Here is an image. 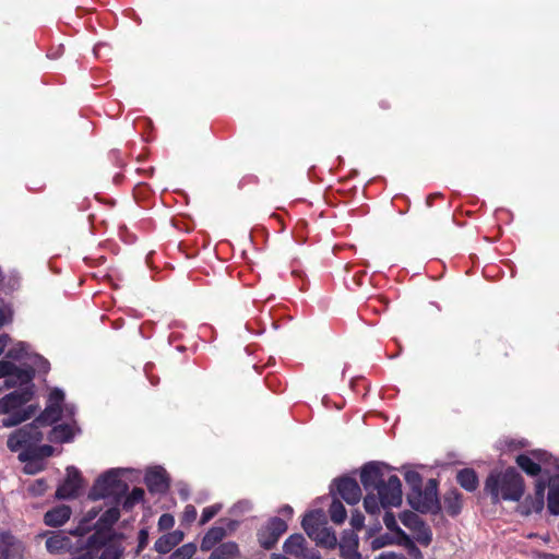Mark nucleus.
Instances as JSON below:
<instances>
[{
	"label": "nucleus",
	"mask_w": 559,
	"mask_h": 559,
	"mask_svg": "<svg viewBox=\"0 0 559 559\" xmlns=\"http://www.w3.org/2000/svg\"><path fill=\"white\" fill-rule=\"evenodd\" d=\"M0 378H5L7 388L14 389L0 399V415H8L1 420L2 427H15L34 417L39 409L38 404L33 403L35 397L34 370L20 369L11 361L1 360Z\"/></svg>",
	"instance_id": "f257e3e1"
},
{
	"label": "nucleus",
	"mask_w": 559,
	"mask_h": 559,
	"mask_svg": "<svg viewBox=\"0 0 559 559\" xmlns=\"http://www.w3.org/2000/svg\"><path fill=\"white\" fill-rule=\"evenodd\" d=\"M360 480L367 491L371 488L374 493L368 492L364 499V507L369 514H378L381 508L399 507L402 503V485L396 475L386 478L382 466L376 463L366 464L360 473Z\"/></svg>",
	"instance_id": "f03ea898"
},
{
	"label": "nucleus",
	"mask_w": 559,
	"mask_h": 559,
	"mask_svg": "<svg viewBox=\"0 0 559 559\" xmlns=\"http://www.w3.org/2000/svg\"><path fill=\"white\" fill-rule=\"evenodd\" d=\"M485 490L491 496L493 503L500 499L519 501L524 493L523 478L513 467L491 473L486 480Z\"/></svg>",
	"instance_id": "7ed1b4c3"
},
{
	"label": "nucleus",
	"mask_w": 559,
	"mask_h": 559,
	"mask_svg": "<svg viewBox=\"0 0 559 559\" xmlns=\"http://www.w3.org/2000/svg\"><path fill=\"white\" fill-rule=\"evenodd\" d=\"M44 439L41 427L33 420L31 424L11 432L7 440V447L12 452L21 451L19 460L27 462L31 460V452L35 445L39 444Z\"/></svg>",
	"instance_id": "20e7f679"
},
{
	"label": "nucleus",
	"mask_w": 559,
	"mask_h": 559,
	"mask_svg": "<svg viewBox=\"0 0 559 559\" xmlns=\"http://www.w3.org/2000/svg\"><path fill=\"white\" fill-rule=\"evenodd\" d=\"M301 525L307 535L318 545L326 548L336 546L337 538L326 526L324 514L321 511H312L306 514Z\"/></svg>",
	"instance_id": "39448f33"
},
{
	"label": "nucleus",
	"mask_w": 559,
	"mask_h": 559,
	"mask_svg": "<svg viewBox=\"0 0 559 559\" xmlns=\"http://www.w3.org/2000/svg\"><path fill=\"white\" fill-rule=\"evenodd\" d=\"M88 544L98 559H121L124 554L121 534L94 533L88 536Z\"/></svg>",
	"instance_id": "423d86ee"
},
{
	"label": "nucleus",
	"mask_w": 559,
	"mask_h": 559,
	"mask_svg": "<svg viewBox=\"0 0 559 559\" xmlns=\"http://www.w3.org/2000/svg\"><path fill=\"white\" fill-rule=\"evenodd\" d=\"M127 490V485L119 478L117 471H109L98 477L94 484L88 497L93 500L104 499L107 497H119Z\"/></svg>",
	"instance_id": "0eeeda50"
},
{
	"label": "nucleus",
	"mask_w": 559,
	"mask_h": 559,
	"mask_svg": "<svg viewBox=\"0 0 559 559\" xmlns=\"http://www.w3.org/2000/svg\"><path fill=\"white\" fill-rule=\"evenodd\" d=\"M407 501L414 510L421 513L437 512L439 510L437 481L429 479L424 490H411L407 493Z\"/></svg>",
	"instance_id": "6e6552de"
},
{
	"label": "nucleus",
	"mask_w": 559,
	"mask_h": 559,
	"mask_svg": "<svg viewBox=\"0 0 559 559\" xmlns=\"http://www.w3.org/2000/svg\"><path fill=\"white\" fill-rule=\"evenodd\" d=\"M64 394L55 389L50 392L46 408L34 419L41 428L48 427L61 418V404Z\"/></svg>",
	"instance_id": "1a4fd4ad"
},
{
	"label": "nucleus",
	"mask_w": 559,
	"mask_h": 559,
	"mask_svg": "<svg viewBox=\"0 0 559 559\" xmlns=\"http://www.w3.org/2000/svg\"><path fill=\"white\" fill-rule=\"evenodd\" d=\"M25 545L12 533L0 532V559H26Z\"/></svg>",
	"instance_id": "9d476101"
},
{
	"label": "nucleus",
	"mask_w": 559,
	"mask_h": 559,
	"mask_svg": "<svg viewBox=\"0 0 559 559\" xmlns=\"http://www.w3.org/2000/svg\"><path fill=\"white\" fill-rule=\"evenodd\" d=\"M219 525L211 527L201 542V550L209 551L226 536V527L234 531L237 522L226 519L218 521Z\"/></svg>",
	"instance_id": "9b49d317"
},
{
	"label": "nucleus",
	"mask_w": 559,
	"mask_h": 559,
	"mask_svg": "<svg viewBox=\"0 0 559 559\" xmlns=\"http://www.w3.org/2000/svg\"><path fill=\"white\" fill-rule=\"evenodd\" d=\"M550 455L542 450L532 451L528 455L521 454L516 457L518 465L528 475L536 476L542 467L540 463H546Z\"/></svg>",
	"instance_id": "f8f14e48"
},
{
	"label": "nucleus",
	"mask_w": 559,
	"mask_h": 559,
	"mask_svg": "<svg viewBox=\"0 0 559 559\" xmlns=\"http://www.w3.org/2000/svg\"><path fill=\"white\" fill-rule=\"evenodd\" d=\"M81 546V539L74 545L69 535L63 532L53 533L46 540V549L50 554L71 552L74 547Z\"/></svg>",
	"instance_id": "ddd939ff"
},
{
	"label": "nucleus",
	"mask_w": 559,
	"mask_h": 559,
	"mask_svg": "<svg viewBox=\"0 0 559 559\" xmlns=\"http://www.w3.org/2000/svg\"><path fill=\"white\" fill-rule=\"evenodd\" d=\"M337 492L342 499L348 504H355L359 502L361 498V490L358 483L349 477L340 478L336 481Z\"/></svg>",
	"instance_id": "4468645a"
},
{
	"label": "nucleus",
	"mask_w": 559,
	"mask_h": 559,
	"mask_svg": "<svg viewBox=\"0 0 559 559\" xmlns=\"http://www.w3.org/2000/svg\"><path fill=\"white\" fill-rule=\"evenodd\" d=\"M81 486V477L79 471L74 467L67 468V478L64 483L57 489V497L60 499H69L76 496Z\"/></svg>",
	"instance_id": "2eb2a0df"
},
{
	"label": "nucleus",
	"mask_w": 559,
	"mask_h": 559,
	"mask_svg": "<svg viewBox=\"0 0 559 559\" xmlns=\"http://www.w3.org/2000/svg\"><path fill=\"white\" fill-rule=\"evenodd\" d=\"M338 546L342 559H361L358 552V536L354 532H345Z\"/></svg>",
	"instance_id": "dca6fc26"
},
{
	"label": "nucleus",
	"mask_w": 559,
	"mask_h": 559,
	"mask_svg": "<svg viewBox=\"0 0 559 559\" xmlns=\"http://www.w3.org/2000/svg\"><path fill=\"white\" fill-rule=\"evenodd\" d=\"M145 484L152 492H164L168 488V481L165 469L154 467L147 471Z\"/></svg>",
	"instance_id": "f3484780"
},
{
	"label": "nucleus",
	"mask_w": 559,
	"mask_h": 559,
	"mask_svg": "<svg viewBox=\"0 0 559 559\" xmlns=\"http://www.w3.org/2000/svg\"><path fill=\"white\" fill-rule=\"evenodd\" d=\"M183 532L178 530L165 534L155 542L154 549L159 554H167L183 539Z\"/></svg>",
	"instance_id": "a211bd4d"
},
{
	"label": "nucleus",
	"mask_w": 559,
	"mask_h": 559,
	"mask_svg": "<svg viewBox=\"0 0 559 559\" xmlns=\"http://www.w3.org/2000/svg\"><path fill=\"white\" fill-rule=\"evenodd\" d=\"M71 516V509L68 506H59L46 512L45 523L48 526H60Z\"/></svg>",
	"instance_id": "6ab92c4d"
},
{
	"label": "nucleus",
	"mask_w": 559,
	"mask_h": 559,
	"mask_svg": "<svg viewBox=\"0 0 559 559\" xmlns=\"http://www.w3.org/2000/svg\"><path fill=\"white\" fill-rule=\"evenodd\" d=\"M120 511L117 507L107 509L95 523V533H111L109 528L119 520Z\"/></svg>",
	"instance_id": "aec40b11"
},
{
	"label": "nucleus",
	"mask_w": 559,
	"mask_h": 559,
	"mask_svg": "<svg viewBox=\"0 0 559 559\" xmlns=\"http://www.w3.org/2000/svg\"><path fill=\"white\" fill-rule=\"evenodd\" d=\"M443 509L452 516L457 515L462 509V496L456 490H449L443 498Z\"/></svg>",
	"instance_id": "412c9836"
},
{
	"label": "nucleus",
	"mask_w": 559,
	"mask_h": 559,
	"mask_svg": "<svg viewBox=\"0 0 559 559\" xmlns=\"http://www.w3.org/2000/svg\"><path fill=\"white\" fill-rule=\"evenodd\" d=\"M75 429L73 425L61 424L55 426L48 436V440L51 442H68L74 436Z\"/></svg>",
	"instance_id": "4be33fe9"
},
{
	"label": "nucleus",
	"mask_w": 559,
	"mask_h": 559,
	"mask_svg": "<svg viewBox=\"0 0 559 559\" xmlns=\"http://www.w3.org/2000/svg\"><path fill=\"white\" fill-rule=\"evenodd\" d=\"M239 558L238 545L234 542H227L216 547L210 559H237Z\"/></svg>",
	"instance_id": "5701e85b"
},
{
	"label": "nucleus",
	"mask_w": 559,
	"mask_h": 559,
	"mask_svg": "<svg viewBox=\"0 0 559 559\" xmlns=\"http://www.w3.org/2000/svg\"><path fill=\"white\" fill-rule=\"evenodd\" d=\"M306 539L300 534L292 535L285 543H284V550L286 554L295 557L296 559L300 557V555H304V551L307 549L306 546Z\"/></svg>",
	"instance_id": "b1692460"
},
{
	"label": "nucleus",
	"mask_w": 559,
	"mask_h": 559,
	"mask_svg": "<svg viewBox=\"0 0 559 559\" xmlns=\"http://www.w3.org/2000/svg\"><path fill=\"white\" fill-rule=\"evenodd\" d=\"M456 479L461 487L468 491L475 490L478 486L476 473L469 468L460 471L456 475Z\"/></svg>",
	"instance_id": "393cba45"
},
{
	"label": "nucleus",
	"mask_w": 559,
	"mask_h": 559,
	"mask_svg": "<svg viewBox=\"0 0 559 559\" xmlns=\"http://www.w3.org/2000/svg\"><path fill=\"white\" fill-rule=\"evenodd\" d=\"M548 510L554 515L559 514V479H552L549 484Z\"/></svg>",
	"instance_id": "a878e982"
},
{
	"label": "nucleus",
	"mask_w": 559,
	"mask_h": 559,
	"mask_svg": "<svg viewBox=\"0 0 559 559\" xmlns=\"http://www.w3.org/2000/svg\"><path fill=\"white\" fill-rule=\"evenodd\" d=\"M269 528L272 531L273 539L271 542H261L265 548H271L276 543L280 535L286 531L287 525L283 520L276 518L270 522Z\"/></svg>",
	"instance_id": "bb28decb"
},
{
	"label": "nucleus",
	"mask_w": 559,
	"mask_h": 559,
	"mask_svg": "<svg viewBox=\"0 0 559 559\" xmlns=\"http://www.w3.org/2000/svg\"><path fill=\"white\" fill-rule=\"evenodd\" d=\"M329 512H330L331 520L335 524H342L345 521L346 516H347L345 507L337 499H334L332 501V503L330 506V509H329Z\"/></svg>",
	"instance_id": "cd10ccee"
},
{
	"label": "nucleus",
	"mask_w": 559,
	"mask_h": 559,
	"mask_svg": "<svg viewBox=\"0 0 559 559\" xmlns=\"http://www.w3.org/2000/svg\"><path fill=\"white\" fill-rule=\"evenodd\" d=\"M396 544L404 547L412 558L423 559L421 551L407 534H403L402 538H396Z\"/></svg>",
	"instance_id": "c85d7f7f"
},
{
	"label": "nucleus",
	"mask_w": 559,
	"mask_h": 559,
	"mask_svg": "<svg viewBox=\"0 0 559 559\" xmlns=\"http://www.w3.org/2000/svg\"><path fill=\"white\" fill-rule=\"evenodd\" d=\"M412 532L414 534V538L423 546H428L432 540V532L426 523L414 528Z\"/></svg>",
	"instance_id": "c756f323"
},
{
	"label": "nucleus",
	"mask_w": 559,
	"mask_h": 559,
	"mask_svg": "<svg viewBox=\"0 0 559 559\" xmlns=\"http://www.w3.org/2000/svg\"><path fill=\"white\" fill-rule=\"evenodd\" d=\"M400 520L411 531L425 523L418 514L412 511L403 512L400 515Z\"/></svg>",
	"instance_id": "7c9ffc66"
},
{
	"label": "nucleus",
	"mask_w": 559,
	"mask_h": 559,
	"mask_svg": "<svg viewBox=\"0 0 559 559\" xmlns=\"http://www.w3.org/2000/svg\"><path fill=\"white\" fill-rule=\"evenodd\" d=\"M197 551L194 544H185L176 549L168 559H191Z\"/></svg>",
	"instance_id": "2f4dec72"
},
{
	"label": "nucleus",
	"mask_w": 559,
	"mask_h": 559,
	"mask_svg": "<svg viewBox=\"0 0 559 559\" xmlns=\"http://www.w3.org/2000/svg\"><path fill=\"white\" fill-rule=\"evenodd\" d=\"M383 523L385 527L396 535V538H402L403 534H406L399 525L395 516L392 512H385L383 516Z\"/></svg>",
	"instance_id": "473e14b6"
},
{
	"label": "nucleus",
	"mask_w": 559,
	"mask_h": 559,
	"mask_svg": "<svg viewBox=\"0 0 559 559\" xmlns=\"http://www.w3.org/2000/svg\"><path fill=\"white\" fill-rule=\"evenodd\" d=\"M144 497V490L142 488H134L131 493L124 498L123 508L130 510L140 502Z\"/></svg>",
	"instance_id": "72a5a7b5"
},
{
	"label": "nucleus",
	"mask_w": 559,
	"mask_h": 559,
	"mask_svg": "<svg viewBox=\"0 0 559 559\" xmlns=\"http://www.w3.org/2000/svg\"><path fill=\"white\" fill-rule=\"evenodd\" d=\"M98 513L99 510L96 508H92L91 510H88L86 515L82 520L80 527L76 530L75 536H81L84 533V531L90 527L88 523L93 521L95 518H97Z\"/></svg>",
	"instance_id": "f704fd0d"
},
{
	"label": "nucleus",
	"mask_w": 559,
	"mask_h": 559,
	"mask_svg": "<svg viewBox=\"0 0 559 559\" xmlns=\"http://www.w3.org/2000/svg\"><path fill=\"white\" fill-rule=\"evenodd\" d=\"M53 448L51 445H35L31 452V459H44L52 455Z\"/></svg>",
	"instance_id": "c9c22d12"
},
{
	"label": "nucleus",
	"mask_w": 559,
	"mask_h": 559,
	"mask_svg": "<svg viewBox=\"0 0 559 559\" xmlns=\"http://www.w3.org/2000/svg\"><path fill=\"white\" fill-rule=\"evenodd\" d=\"M221 509L222 504L219 503L204 508L200 519V525H204L210 520H212L221 511Z\"/></svg>",
	"instance_id": "e433bc0d"
},
{
	"label": "nucleus",
	"mask_w": 559,
	"mask_h": 559,
	"mask_svg": "<svg viewBox=\"0 0 559 559\" xmlns=\"http://www.w3.org/2000/svg\"><path fill=\"white\" fill-rule=\"evenodd\" d=\"M405 480L411 486V490L421 489V477L415 471H407L405 473Z\"/></svg>",
	"instance_id": "4c0bfd02"
},
{
	"label": "nucleus",
	"mask_w": 559,
	"mask_h": 559,
	"mask_svg": "<svg viewBox=\"0 0 559 559\" xmlns=\"http://www.w3.org/2000/svg\"><path fill=\"white\" fill-rule=\"evenodd\" d=\"M393 543L396 544V539H393L390 535L385 534V535H381V536L373 538L371 540V548L373 550H378V549H380L386 545L393 544Z\"/></svg>",
	"instance_id": "58836bf2"
},
{
	"label": "nucleus",
	"mask_w": 559,
	"mask_h": 559,
	"mask_svg": "<svg viewBox=\"0 0 559 559\" xmlns=\"http://www.w3.org/2000/svg\"><path fill=\"white\" fill-rule=\"evenodd\" d=\"M536 506H535V509L536 511H540L544 507V492H545V489H546V485L545 483L543 481H537L536 483Z\"/></svg>",
	"instance_id": "ea45409f"
},
{
	"label": "nucleus",
	"mask_w": 559,
	"mask_h": 559,
	"mask_svg": "<svg viewBox=\"0 0 559 559\" xmlns=\"http://www.w3.org/2000/svg\"><path fill=\"white\" fill-rule=\"evenodd\" d=\"M175 524V519L171 514L165 513L160 515L158 520V528L160 531H167L170 530Z\"/></svg>",
	"instance_id": "a19ab883"
},
{
	"label": "nucleus",
	"mask_w": 559,
	"mask_h": 559,
	"mask_svg": "<svg viewBox=\"0 0 559 559\" xmlns=\"http://www.w3.org/2000/svg\"><path fill=\"white\" fill-rule=\"evenodd\" d=\"M85 544H86V548L74 554L71 559H93L96 557L95 550L92 549V547L88 544V538L86 539Z\"/></svg>",
	"instance_id": "79ce46f5"
},
{
	"label": "nucleus",
	"mask_w": 559,
	"mask_h": 559,
	"mask_svg": "<svg viewBox=\"0 0 559 559\" xmlns=\"http://www.w3.org/2000/svg\"><path fill=\"white\" fill-rule=\"evenodd\" d=\"M148 542V532L146 530H141L139 533V545L135 554L139 555L147 545Z\"/></svg>",
	"instance_id": "37998d69"
},
{
	"label": "nucleus",
	"mask_w": 559,
	"mask_h": 559,
	"mask_svg": "<svg viewBox=\"0 0 559 559\" xmlns=\"http://www.w3.org/2000/svg\"><path fill=\"white\" fill-rule=\"evenodd\" d=\"M195 518H197V509L191 504L186 506L185 511H183V520L187 522H192L195 520Z\"/></svg>",
	"instance_id": "c03bdc74"
},
{
	"label": "nucleus",
	"mask_w": 559,
	"mask_h": 559,
	"mask_svg": "<svg viewBox=\"0 0 559 559\" xmlns=\"http://www.w3.org/2000/svg\"><path fill=\"white\" fill-rule=\"evenodd\" d=\"M37 460L38 459L27 460L28 463L24 466V472L26 474H35L36 472H38L40 469V467L38 466Z\"/></svg>",
	"instance_id": "a18cd8bd"
},
{
	"label": "nucleus",
	"mask_w": 559,
	"mask_h": 559,
	"mask_svg": "<svg viewBox=\"0 0 559 559\" xmlns=\"http://www.w3.org/2000/svg\"><path fill=\"white\" fill-rule=\"evenodd\" d=\"M365 518L361 513H356L352 515L350 524L354 528L360 530L364 526Z\"/></svg>",
	"instance_id": "49530a36"
},
{
	"label": "nucleus",
	"mask_w": 559,
	"mask_h": 559,
	"mask_svg": "<svg viewBox=\"0 0 559 559\" xmlns=\"http://www.w3.org/2000/svg\"><path fill=\"white\" fill-rule=\"evenodd\" d=\"M297 559H321L320 552L316 549H306L304 555H300Z\"/></svg>",
	"instance_id": "de8ad7c7"
},
{
	"label": "nucleus",
	"mask_w": 559,
	"mask_h": 559,
	"mask_svg": "<svg viewBox=\"0 0 559 559\" xmlns=\"http://www.w3.org/2000/svg\"><path fill=\"white\" fill-rule=\"evenodd\" d=\"M32 491L40 495L45 491V481L44 480H37L36 485L32 486Z\"/></svg>",
	"instance_id": "09e8293b"
},
{
	"label": "nucleus",
	"mask_w": 559,
	"mask_h": 559,
	"mask_svg": "<svg viewBox=\"0 0 559 559\" xmlns=\"http://www.w3.org/2000/svg\"><path fill=\"white\" fill-rule=\"evenodd\" d=\"M8 341H9L8 335H5V334L0 335V355L4 350V348H5L7 344H8Z\"/></svg>",
	"instance_id": "8fccbe9b"
},
{
	"label": "nucleus",
	"mask_w": 559,
	"mask_h": 559,
	"mask_svg": "<svg viewBox=\"0 0 559 559\" xmlns=\"http://www.w3.org/2000/svg\"><path fill=\"white\" fill-rule=\"evenodd\" d=\"M5 322V313L3 311V309L0 308V328L4 324Z\"/></svg>",
	"instance_id": "3c124183"
},
{
	"label": "nucleus",
	"mask_w": 559,
	"mask_h": 559,
	"mask_svg": "<svg viewBox=\"0 0 559 559\" xmlns=\"http://www.w3.org/2000/svg\"><path fill=\"white\" fill-rule=\"evenodd\" d=\"M8 357H10V358H17L19 357V352L16 349H11L8 353Z\"/></svg>",
	"instance_id": "603ef678"
},
{
	"label": "nucleus",
	"mask_w": 559,
	"mask_h": 559,
	"mask_svg": "<svg viewBox=\"0 0 559 559\" xmlns=\"http://www.w3.org/2000/svg\"><path fill=\"white\" fill-rule=\"evenodd\" d=\"M391 559H406L403 555H397L395 552H390Z\"/></svg>",
	"instance_id": "864d4df0"
},
{
	"label": "nucleus",
	"mask_w": 559,
	"mask_h": 559,
	"mask_svg": "<svg viewBox=\"0 0 559 559\" xmlns=\"http://www.w3.org/2000/svg\"><path fill=\"white\" fill-rule=\"evenodd\" d=\"M377 559H391V554L390 552H383Z\"/></svg>",
	"instance_id": "5fc2aeb1"
},
{
	"label": "nucleus",
	"mask_w": 559,
	"mask_h": 559,
	"mask_svg": "<svg viewBox=\"0 0 559 559\" xmlns=\"http://www.w3.org/2000/svg\"><path fill=\"white\" fill-rule=\"evenodd\" d=\"M547 559H559L556 555H547Z\"/></svg>",
	"instance_id": "6e6d98bb"
},
{
	"label": "nucleus",
	"mask_w": 559,
	"mask_h": 559,
	"mask_svg": "<svg viewBox=\"0 0 559 559\" xmlns=\"http://www.w3.org/2000/svg\"><path fill=\"white\" fill-rule=\"evenodd\" d=\"M288 511H289V512H292V508L287 507V508L285 509V512H288Z\"/></svg>",
	"instance_id": "4d7b16f0"
},
{
	"label": "nucleus",
	"mask_w": 559,
	"mask_h": 559,
	"mask_svg": "<svg viewBox=\"0 0 559 559\" xmlns=\"http://www.w3.org/2000/svg\"><path fill=\"white\" fill-rule=\"evenodd\" d=\"M288 511H289V512H292V508L287 507V508L285 509V512H288Z\"/></svg>",
	"instance_id": "13d9d810"
}]
</instances>
